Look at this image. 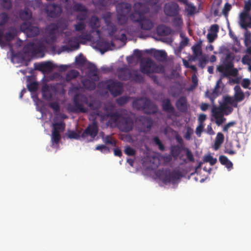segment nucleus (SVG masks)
<instances>
[{
	"mask_svg": "<svg viewBox=\"0 0 251 251\" xmlns=\"http://www.w3.org/2000/svg\"><path fill=\"white\" fill-rule=\"evenodd\" d=\"M73 9L75 12H81L85 13H87L88 12V9L86 6L80 3L75 4L73 6Z\"/></svg>",
	"mask_w": 251,
	"mask_h": 251,
	"instance_id": "58836bf2",
	"label": "nucleus"
},
{
	"mask_svg": "<svg viewBox=\"0 0 251 251\" xmlns=\"http://www.w3.org/2000/svg\"><path fill=\"white\" fill-rule=\"evenodd\" d=\"M1 5L3 8L9 10L12 7L11 0H1Z\"/></svg>",
	"mask_w": 251,
	"mask_h": 251,
	"instance_id": "864d4df0",
	"label": "nucleus"
},
{
	"mask_svg": "<svg viewBox=\"0 0 251 251\" xmlns=\"http://www.w3.org/2000/svg\"><path fill=\"white\" fill-rule=\"evenodd\" d=\"M219 161L222 165H225L228 169L232 168V163L226 156L223 155H220L219 156Z\"/></svg>",
	"mask_w": 251,
	"mask_h": 251,
	"instance_id": "f704fd0d",
	"label": "nucleus"
},
{
	"mask_svg": "<svg viewBox=\"0 0 251 251\" xmlns=\"http://www.w3.org/2000/svg\"><path fill=\"white\" fill-rule=\"evenodd\" d=\"M21 30L28 37H34L37 36L40 32L37 26H33L30 22H24L21 25Z\"/></svg>",
	"mask_w": 251,
	"mask_h": 251,
	"instance_id": "0eeeda50",
	"label": "nucleus"
},
{
	"mask_svg": "<svg viewBox=\"0 0 251 251\" xmlns=\"http://www.w3.org/2000/svg\"><path fill=\"white\" fill-rule=\"evenodd\" d=\"M75 61L77 65L82 66L85 64L86 59L83 54L80 53L78 56L75 57Z\"/></svg>",
	"mask_w": 251,
	"mask_h": 251,
	"instance_id": "3c124183",
	"label": "nucleus"
},
{
	"mask_svg": "<svg viewBox=\"0 0 251 251\" xmlns=\"http://www.w3.org/2000/svg\"><path fill=\"white\" fill-rule=\"evenodd\" d=\"M129 100V97L127 96H122L116 100L117 103L121 106L126 104Z\"/></svg>",
	"mask_w": 251,
	"mask_h": 251,
	"instance_id": "603ef678",
	"label": "nucleus"
},
{
	"mask_svg": "<svg viewBox=\"0 0 251 251\" xmlns=\"http://www.w3.org/2000/svg\"><path fill=\"white\" fill-rule=\"evenodd\" d=\"M67 136L68 138L72 139L78 140L81 137L80 132H76L74 130H69L68 131Z\"/></svg>",
	"mask_w": 251,
	"mask_h": 251,
	"instance_id": "ea45409f",
	"label": "nucleus"
},
{
	"mask_svg": "<svg viewBox=\"0 0 251 251\" xmlns=\"http://www.w3.org/2000/svg\"><path fill=\"white\" fill-rule=\"evenodd\" d=\"M64 42L66 44V45L62 47V48L63 49V50H76L79 48L78 39L77 37H66L65 38Z\"/></svg>",
	"mask_w": 251,
	"mask_h": 251,
	"instance_id": "ddd939ff",
	"label": "nucleus"
},
{
	"mask_svg": "<svg viewBox=\"0 0 251 251\" xmlns=\"http://www.w3.org/2000/svg\"><path fill=\"white\" fill-rule=\"evenodd\" d=\"M182 177L181 173L179 171H173L169 173L163 178V181L165 183H174L177 180Z\"/></svg>",
	"mask_w": 251,
	"mask_h": 251,
	"instance_id": "f3484780",
	"label": "nucleus"
},
{
	"mask_svg": "<svg viewBox=\"0 0 251 251\" xmlns=\"http://www.w3.org/2000/svg\"><path fill=\"white\" fill-rule=\"evenodd\" d=\"M118 77L121 80L126 81L131 78L132 76V70L126 67L119 68L117 70Z\"/></svg>",
	"mask_w": 251,
	"mask_h": 251,
	"instance_id": "dca6fc26",
	"label": "nucleus"
},
{
	"mask_svg": "<svg viewBox=\"0 0 251 251\" xmlns=\"http://www.w3.org/2000/svg\"><path fill=\"white\" fill-rule=\"evenodd\" d=\"M251 10V0H247L245 1L243 10L239 15V19L244 20L245 18L249 17L250 12Z\"/></svg>",
	"mask_w": 251,
	"mask_h": 251,
	"instance_id": "5701e85b",
	"label": "nucleus"
},
{
	"mask_svg": "<svg viewBox=\"0 0 251 251\" xmlns=\"http://www.w3.org/2000/svg\"><path fill=\"white\" fill-rule=\"evenodd\" d=\"M153 55L156 60L160 62L165 61L167 57V53L163 50H155Z\"/></svg>",
	"mask_w": 251,
	"mask_h": 251,
	"instance_id": "cd10ccee",
	"label": "nucleus"
},
{
	"mask_svg": "<svg viewBox=\"0 0 251 251\" xmlns=\"http://www.w3.org/2000/svg\"><path fill=\"white\" fill-rule=\"evenodd\" d=\"M119 129L124 132H129L132 129L133 122L129 117H122L118 123Z\"/></svg>",
	"mask_w": 251,
	"mask_h": 251,
	"instance_id": "4468645a",
	"label": "nucleus"
},
{
	"mask_svg": "<svg viewBox=\"0 0 251 251\" xmlns=\"http://www.w3.org/2000/svg\"><path fill=\"white\" fill-rule=\"evenodd\" d=\"M101 117L103 119L109 118V122H111L112 123L117 124L118 125L119 121L120 120L121 118L122 117V115L118 112H109L104 114Z\"/></svg>",
	"mask_w": 251,
	"mask_h": 251,
	"instance_id": "6ab92c4d",
	"label": "nucleus"
},
{
	"mask_svg": "<svg viewBox=\"0 0 251 251\" xmlns=\"http://www.w3.org/2000/svg\"><path fill=\"white\" fill-rule=\"evenodd\" d=\"M117 19L119 25H123L126 24L128 20V15L117 13Z\"/></svg>",
	"mask_w": 251,
	"mask_h": 251,
	"instance_id": "c9c22d12",
	"label": "nucleus"
},
{
	"mask_svg": "<svg viewBox=\"0 0 251 251\" xmlns=\"http://www.w3.org/2000/svg\"><path fill=\"white\" fill-rule=\"evenodd\" d=\"M162 107L163 111L174 114L175 112V109L171 103V100L169 98H166L162 100Z\"/></svg>",
	"mask_w": 251,
	"mask_h": 251,
	"instance_id": "412c9836",
	"label": "nucleus"
},
{
	"mask_svg": "<svg viewBox=\"0 0 251 251\" xmlns=\"http://www.w3.org/2000/svg\"><path fill=\"white\" fill-rule=\"evenodd\" d=\"M133 107L137 110H143L148 114H154L157 111L156 106L146 98H141L134 100Z\"/></svg>",
	"mask_w": 251,
	"mask_h": 251,
	"instance_id": "20e7f679",
	"label": "nucleus"
},
{
	"mask_svg": "<svg viewBox=\"0 0 251 251\" xmlns=\"http://www.w3.org/2000/svg\"><path fill=\"white\" fill-rule=\"evenodd\" d=\"M157 31L160 36H167L171 34V29L168 26L160 25L157 26Z\"/></svg>",
	"mask_w": 251,
	"mask_h": 251,
	"instance_id": "c756f323",
	"label": "nucleus"
},
{
	"mask_svg": "<svg viewBox=\"0 0 251 251\" xmlns=\"http://www.w3.org/2000/svg\"><path fill=\"white\" fill-rule=\"evenodd\" d=\"M203 161L204 162H208L210 163V165L213 166L217 163V160L210 154H208L203 157Z\"/></svg>",
	"mask_w": 251,
	"mask_h": 251,
	"instance_id": "c03bdc74",
	"label": "nucleus"
},
{
	"mask_svg": "<svg viewBox=\"0 0 251 251\" xmlns=\"http://www.w3.org/2000/svg\"><path fill=\"white\" fill-rule=\"evenodd\" d=\"M8 14L4 12L0 13V26L5 25L9 21Z\"/></svg>",
	"mask_w": 251,
	"mask_h": 251,
	"instance_id": "de8ad7c7",
	"label": "nucleus"
},
{
	"mask_svg": "<svg viewBox=\"0 0 251 251\" xmlns=\"http://www.w3.org/2000/svg\"><path fill=\"white\" fill-rule=\"evenodd\" d=\"M89 74L91 76L95 77V80L97 81L99 79L98 75V69L96 66L93 64L90 66Z\"/></svg>",
	"mask_w": 251,
	"mask_h": 251,
	"instance_id": "79ce46f5",
	"label": "nucleus"
},
{
	"mask_svg": "<svg viewBox=\"0 0 251 251\" xmlns=\"http://www.w3.org/2000/svg\"><path fill=\"white\" fill-rule=\"evenodd\" d=\"M65 128V124L64 122L61 121L59 123H55L53 124L52 130L63 131Z\"/></svg>",
	"mask_w": 251,
	"mask_h": 251,
	"instance_id": "49530a36",
	"label": "nucleus"
},
{
	"mask_svg": "<svg viewBox=\"0 0 251 251\" xmlns=\"http://www.w3.org/2000/svg\"><path fill=\"white\" fill-rule=\"evenodd\" d=\"M181 151V147L178 145L173 146L171 148V154L174 157H178Z\"/></svg>",
	"mask_w": 251,
	"mask_h": 251,
	"instance_id": "a19ab883",
	"label": "nucleus"
},
{
	"mask_svg": "<svg viewBox=\"0 0 251 251\" xmlns=\"http://www.w3.org/2000/svg\"><path fill=\"white\" fill-rule=\"evenodd\" d=\"M212 116L215 119V123L218 126L221 125L226 121V118L224 117V115L219 112L213 108L212 109Z\"/></svg>",
	"mask_w": 251,
	"mask_h": 251,
	"instance_id": "4be33fe9",
	"label": "nucleus"
},
{
	"mask_svg": "<svg viewBox=\"0 0 251 251\" xmlns=\"http://www.w3.org/2000/svg\"><path fill=\"white\" fill-rule=\"evenodd\" d=\"M97 46L99 48V50L101 52H104L110 48V45L108 41L105 40H100L97 43Z\"/></svg>",
	"mask_w": 251,
	"mask_h": 251,
	"instance_id": "c85d7f7f",
	"label": "nucleus"
},
{
	"mask_svg": "<svg viewBox=\"0 0 251 251\" xmlns=\"http://www.w3.org/2000/svg\"><path fill=\"white\" fill-rule=\"evenodd\" d=\"M41 0H32L29 1L28 5L33 7L34 9L40 7L41 6Z\"/></svg>",
	"mask_w": 251,
	"mask_h": 251,
	"instance_id": "5fc2aeb1",
	"label": "nucleus"
},
{
	"mask_svg": "<svg viewBox=\"0 0 251 251\" xmlns=\"http://www.w3.org/2000/svg\"><path fill=\"white\" fill-rule=\"evenodd\" d=\"M124 152L128 156H133L135 154L136 151L130 146H126L125 148Z\"/></svg>",
	"mask_w": 251,
	"mask_h": 251,
	"instance_id": "4d7b16f0",
	"label": "nucleus"
},
{
	"mask_svg": "<svg viewBox=\"0 0 251 251\" xmlns=\"http://www.w3.org/2000/svg\"><path fill=\"white\" fill-rule=\"evenodd\" d=\"M153 141L154 142V143L155 144V145L158 146V148L159 149V150L160 151H164L165 147L163 145V144H162V143L161 142V141H160V140L159 139V138L157 136H155V137H153Z\"/></svg>",
	"mask_w": 251,
	"mask_h": 251,
	"instance_id": "6e6d98bb",
	"label": "nucleus"
},
{
	"mask_svg": "<svg viewBox=\"0 0 251 251\" xmlns=\"http://www.w3.org/2000/svg\"><path fill=\"white\" fill-rule=\"evenodd\" d=\"M89 25L92 29L95 30L100 26V22L99 18L95 16H92L90 20Z\"/></svg>",
	"mask_w": 251,
	"mask_h": 251,
	"instance_id": "473e14b6",
	"label": "nucleus"
},
{
	"mask_svg": "<svg viewBox=\"0 0 251 251\" xmlns=\"http://www.w3.org/2000/svg\"><path fill=\"white\" fill-rule=\"evenodd\" d=\"M25 53L35 56L42 53V46L41 44L36 45L30 42L25 45L23 48Z\"/></svg>",
	"mask_w": 251,
	"mask_h": 251,
	"instance_id": "1a4fd4ad",
	"label": "nucleus"
},
{
	"mask_svg": "<svg viewBox=\"0 0 251 251\" xmlns=\"http://www.w3.org/2000/svg\"><path fill=\"white\" fill-rule=\"evenodd\" d=\"M173 19V25L176 27H179L183 24V20L182 18L179 14L176 16H174Z\"/></svg>",
	"mask_w": 251,
	"mask_h": 251,
	"instance_id": "a18cd8bd",
	"label": "nucleus"
},
{
	"mask_svg": "<svg viewBox=\"0 0 251 251\" xmlns=\"http://www.w3.org/2000/svg\"><path fill=\"white\" fill-rule=\"evenodd\" d=\"M99 131V127L96 122H93L89 124L81 134V138H85L87 136H90L91 141L97 135Z\"/></svg>",
	"mask_w": 251,
	"mask_h": 251,
	"instance_id": "9b49d317",
	"label": "nucleus"
},
{
	"mask_svg": "<svg viewBox=\"0 0 251 251\" xmlns=\"http://www.w3.org/2000/svg\"><path fill=\"white\" fill-rule=\"evenodd\" d=\"M85 24L82 22H79L75 25V29L76 31H81L85 29Z\"/></svg>",
	"mask_w": 251,
	"mask_h": 251,
	"instance_id": "052dcab7",
	"label": "nucleus"
},
{
	"mask_svg": "<svg viewBox=\"0 0 251 251\" xmlns=\"http://www.w3.org/2000/svg\"><path fill=\"white\" fill-rule=\"evenodd\" d=\"M132 80L137 83H142L144 81L143 76L138 73L137 70H132Z\"/></svg>",
	"mask_w": 251,
	"mask_h": 251,
	"instance_id": "72a5a7b5",
	"label": "nucleus"
},
{
	"mask_svg": "<svg viewBox=\"0 0 251 251\" xmlns=\"http://www.w3.org/2000/svg\"><path fill=\"white\" fill-rule=\"evenodd\" d=\"M116 8L117 13L128 15L131 10V5L130 3L122 2L116 5Z\"/></svg>",
	"mask_w": 251,
	"mask_h": 251,
	"instance_id": "a211bd4d",
	"label": "nucleus"
},
{
	"mask_svg": "<svg viewBox=\"0 0 251 251\" xmlns=\"http://www.w3.org/2000/svg\"><path fill=\"white\" fill-rule=\"evenodd\" d=\"M192 49L193 52V54L195 56L198 57L201 55L202 51L200 45L197 44L195 46H193L192 47Z\"/></svg>",
	"mask_w": 251,
	"mask_h": 251,
	"instance_id": "09e8293b",
	"label": "nucleus"
},
{
	"mask_svg": "<svg viewBox=\"0 0 251 251\" xmlns=\"http://www.w3.org/2000/svg\"><path fill=\"white\" fill-rule=\"evenodd\" d=\"M96 150L101 151L102 153H107L110 152L109 148L104 145H100L96 147Z\"/></svg>",
	"mask_w": 251,
	"mask_h": 251,
	"instance_id": "13d9d810",
	"label": "nucleus"
},
{
	"mask_svg": "<svg viewBox=\"0 0 251 251\" xmlns=\"http://www.w3.org/2000/svg\"><path fill=\"white\" fill-rule=\"evenodd\" d=\"M179 10L178 4L175 2L166 3L164 7V13L168 17L177 16L179 14Z\"/></svg>",
	"mask_w": 251,
	"mask_h": 251,
	"instance_id": "f8f14e48",
	"label": "nucleus"
},
{
	"mask_svg": "<svg viewBox=\"0 0 251 251\" xmlns=\"http://www.w3.org/2000/svg\"><path fill=\"white\" fill-rule=\"evenodd\" d=\"M179 2L185 4L186 6L185 10L189 15H193L195 14L196 7L192 3H189L188 0H177Z\"/></svg>",
	"mask_w": 251,
	"mask_h": 251,
	"instance_id": "a878e982",
	"label": "nucleus"
},
{
	"mask_svg": "<svg viewBox=\"0 0 251 251\" xmlns=\"http://www.w3.org/2000/svg\"><path fill=\"white\" fill-rule=\"evenodd\" d=\"M213 108L218 111L219 112H221V113L224 115H228L230 114L232 112L233 110V109L231 106L222 103H220V105L218 107H214Z\"/></svg>",
	"mask_w": 251,
	"mask_h": 251,
	"instance_id": "b1692460",
	"label": "nucleus"
},
{
	"mask_svg": "<svg viewBox=\"0 0 251 251\" xmlns=\"http://www.w3.org/2000/svg\"><path fill=\"white\" fill-rule=\"evenodd\" d=\"M3 37L7 42H10L15 38V34L11 32H7L4 34Z\"/></svg>",
	"mask_w": 251,
	"mask_h": 251,
	"instance_id": "338daca9",
	"label": "nucleus"
},
{
	"mask_svg": "<svg viewBox=\"0 0 251 251\" xmlns=\"http://www.w3.org/2000/svg\"><path fill=\"white\" fill-rule=\"evenodd\" d=\"M187 99L184 96L180 97L176 101V106L178 110L185 112L187 110Z\"/></svg>",
	"mask_w": 251,
	"mask_h": 251,
	"instance_id": "aec40b11",
	"label": "nucleus"
},
{
	"mask_svg": "<svg viewBox=\"0 0 251 251\" xmlns=\"http://www.w3.org/2000/svg\"><path fill=\"white\" fill-rule=\"evenodd\" d=\"M218 94L214 92V91L209 92V91H207L205 92V96L207 98H208L212 102L214 101V99L218 96Z\"/></svg>",
	"mask_w": 251,
	"mask_h": 251,
	"instance_id": "680f3d73",
	"label": "nucleus"
},
{
	"mask_svg": "<svg viewBox=\"0 0 251 251\" xmlns=\"http://www.w3.org/2000/svg\"><path fill=\"white\" fill-rule=\"evenodd\" d=\"M95 4L103 7H105L114 3V0H96Z\"/></svg>",
	"mask_w": 251,
	"mask_h": 251,
	"instance_id": "4c0bfd02",
	"label": "nucleus"
},
{
	"mask_svg": "<svg viewBox=\"0 0 251 251\" xmlns=\"http://www.w3.org/2000/svg\"><path fill=\"white\" fill-rule=\"evenodd\" d=\"M152 72L153 73H164L165 72V68L163 66L161 65H156L155 63H154L153 70H152Z\"/></svg>",
	"mask_w": 251,
	"mask_h": 251,
	"instance_id": "8fccbe9b",
	"label": "nucleus"
},
{
	"mask_svg": "<svg viewBox=\"0 0 251 251\" xmlns=\"http://www.w3.org/2000/svg\"><path fill=\"white\" fill-rule=\"evenodd\" d=\"M74 104L69 107L70 111L74 113H86L88 112V108L85 107L84 105H88L92 109L93 103L89 101L88 97L85 94L77 93L73 99Z\"/></svg>",
	"mask_w": 251,
	"mask_h": 251,
	"instance_id": "f03ea898",
	"label": "nucleus"
},
{
	"mask_svg": "<svg viewBox=\"0 0 251 251\" xmlns=\"http://www.w3.org/2000/svg\"><path fill=\"white\" fill-rule=\"evenodd\" d=\"M61 139V135L59 131L52 130L51 140L56 144H57Z\"/></svg>",
	"mask_w": 251,
	"mask_h": 251,
	"instance_id": "37998d69",
	"label": "nucleus"
},
{
	"mask_svg": "<svg viewBox=\"0 0 251 251\" xmlns=\"http://www.w3.org/2000/svg\"><path fill=\"white\" fill-rule=\"evenodd\" d=\"M36 69L42 71H51L53 69V66L51 62H46L39 64Z\"/></svg>",
	"mask_w": 251,
	"mask_h": 251,
	"instance_id": "e433bc0d",
	"label": "nucleus"
},
{
	"mask_svg": "<svg viewBox=\"0 0 251 251\" xmlns=\"http://www.w3.org/2000/svg\"><path fill=\"white\" fill-rule=\"evenodd\" d=\"M234 99L237 101H242L245 99V94L239 85H236L234 88Z\"/></svg>",
	"mask_w": 251,
	"mask_h": 251,
	"instance_id": "bb28decb",
	"label": "nucleus"
},
{
	"mask_svg": "<svg viewBox=\"0 0 251 251\" xmlns=\"http://www.w3.org/2000/svg\"><path fill=\"white\" fill-rule=\"evenodd\" d=\"M154 63V61L150 58H147L145 61H141L140 63L141 72L148 75L152 73V70H153Z\"/></svg>",
	"mask_w": 251,
	"mask_h": 251,
	"instance_id": "2eb2a0df",
	"label": "nucleus"
},
{
	"mask_svg": "<svg viewBox=\"0 0 251 251\" xmlns=\"http://www.w3.org/2000/svg\"><path fill=\"white\" fill-rule=\"evenodd\" d=\"M19 16L23 21H27L32 18V14L28 8L25 7L23 10L20 11Z\"/></svg>",
	"mask_w": 251,
	"mask_h": 251,
	"instance_id": "393cba45",
	"label": "nucleus"
},
{
	"mask_svg": "<svg viewBox=\"0 0 251 251\" xmlns=\"http://www.w3.org/2000/svg\"><path fill=\"white\" fill-rule=\"evenodd\" d=\"M106 88L114 97H117L122 94L123 91L122 83L118 81L109 79L104 82Z\"/></svg>",
	"mask_w": 251,
	"mask_h": 251,
	"instance_id": "423d86ee",
	"label": "nucleus"
},
{
	"mask_svg": "<svg viewBox=\"0 0 251 251\" xmlns=\"http://www.w3.org/2000/svg\"><path fill=\"white\" fill-rule=\"evenodd\" d=\"M60 4H49L45 7V11L48 16L51 18H56L60 16L62 12L61 5H63L67 10L72 9V4L70 0H60Z\"/></svg>",
	"mask_w": 251,
	"mask_h": 251,
	"instance_id": "7ed1b4c3",
	"label": "nucleus"
},
{
	"mask_svg": "<svg viewBox=\"0 0 251 251\" xmlns=\"http://www.w3.org/2000/svg\"><path fill=\"white\" fill-rule=\"evenodd\" d=\"M137 124L141 132H146L151 129L153 122L150 117L140 116L137 119Z\"/></svg>",
	"mask_w": 251,
	"mask_h": 251,
	"instance_id": "6e6552de",
	"label": "nucleus"
},
{
	"mask_svg": "<svg viewBox=\"0 0 251 251\" xmlns=\"http://www.w3.org/2000/svg\"><path fill=\"white\" fill-rule=\"evenodd\" d=\"M231 5L229 3L226 2L225 4L224 8L222 11V13L225 17H227L228 12L231 10Z\"/></svg>",
	"mask_w": 251,
	"mask_h": 251,
	"instance_id": "bf43d9fd",
	"label": "nucleus"
},
{
	"mask_svg": "<svg viewBox=\"0 0 251 251\" xmlns=\"http://www.w3.org/2000/svg\"><path fill=\"white\" fill-rule=\"evenodd\" d=\"M239 23L240 27L243 29L251 28V16L249 15V17L245 18L244 20H242V19H239Z\"/></svg>",
	"mask_w": 251,
	"mask_h": 251,
	"instance_id": "2f4dec72",
	"label": "nucleus"
},
{
	"mask_svg": "<svg viewBox=\"0 0 251 251\" xmlns=\"http://www.w3.org/2000/svg\"><path fill=\"white\" fill-rule=\"evenodd\" d=\"M229 54L226 55L224 64L218 65L217 71L223 74V76L228 77L230 75L235 76L238 74V70L234 68L232 60H229Z\"/></svg>",
	"mask_w": 251,
	"mask_h": 251,
	"instance_id": "39448f33",
	"label": "nucleus"
},
{
	"mask_svg": "<svg viewBox=\"0 0 251 251\" xmlns=\"http://www.w3.org/2000/svg\"><path fill=\"white\" fill-rule=\"evenodd\" d=\"M236 124V122L235 121H231L224 126L223 128V131L224 132L227 133L228 131V129L232 126H234Z\"/></svg>",
	"mask_w": 251,
	"mask_h": 251,
	"instance_id": "69168bd1",
	"label": "nucleus"
},
{
	"mask_svg": "<svg viewBox=\"0 0 251 251\" xmlns=\"http://www.w3.org/2000/svg\"><path fill=\"white\" fill-rule=\"evenodd\" d=\"M58 29V26L54 23H51L47 26L46 28V37L45 40L47 43H52L56 41L55 34Z\"/></svg>",
	"mask_w": 251,
	"mask_h": 251,
	"instance_id": "9d476101",
	"label": "nucleus"
},
{
	"mask_svg": "<svg viewBox=\"0 0 251 251\" xmlns=\"http://www.w3.org/2000/svg\"><path fill=\"white\" fill-rule=\"evenodd\" d=\"M108 30L109 34L110 36H112L116 33L117 30V28L116 25L114 24H111L108 25Z\"/></svg>",
	"mask_w": 251,
	"mask_h": 251,
	"instance_id": "e2e57ef3",
	"label": "nucleus"
},
{
	"mask_svg": "<svg viewBox=\"0 0 251 251\" xmlns=\"http://www.w3.org/2000/svg\"><path fill=\"white\" fill-rule=\"evenodd\" d=\"M104 142L106 144L111 145L112 146H116V142L112 140V138L110 136L107 135L104 139Z\"/></svg>",
	"mask_w": 251,
	"mask_h": 251,
	"instance_id": "774afa93",
	"label": "nucleus"
},
{
	"mask_svg": "<svg viewBox=\"0 0 251 251\" xmlns=\"http://www.w3.org/2000/svg\"><path fill=\"white\" fill-rule=\"evenodd\" d=\"M233 99L234 98L233 97L226 96L224 97L223 101L220 103L226 105H231V104H232Z\"/></svg>",
	"mask_w": 251,
	"mask_h": 251,
	"instance_id": "0e129e2a",
	"label": "nucleus"
},
{
	"mask_svg": "<svg viewBox=\"0 0 251 251\" xmlns=\"http://www.w3.org/2000/svg\"><path fill=\"white\" fill-rule=\"evenodd\" d=\"M224 135L221 132H218L215 138L214 148L215 150H218L224 141Z\"/></svg>",
	"mask_w": 251,
	"mask_h": 251,
	"instance_id": "7c9ffc66",
	"label": "nucleus"
},
{
	"mask_svg": "<svg viewBox=\"0 0 251 251\" xmlns=\"http://www.w3.org/2000/svg\"><path fill=\"white\" fill-rule=\"evenodd\" d=\"M133 11L129 15L130 20L134 23L139 25L143 30L149 31L154 27L153 22L145 14L149 13L150 8L146 3L136 2L134 4Z\"/></svg>",
	"mask_w": 251,
	"mask_h": 251,
	"instance_id": "f257e3e1",
	"label": "nucleus"
}]
</instances>
